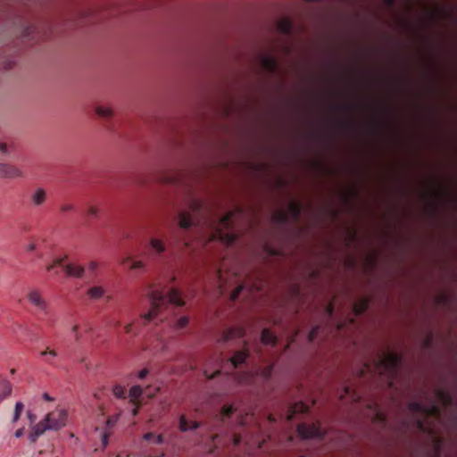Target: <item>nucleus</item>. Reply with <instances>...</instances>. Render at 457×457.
Here are the masks:
<instances>
[{
    "instance_id": "obj_1",
    "label": "nucleus",
    "mask_w": 457,
    "mask_h": 457,
    "mask_svg": "<svg viewBox=\"0 0 457 457\" xmlns=\"http://www.w3.org/2000/svg\"><path fill=\"white\" fill-rule=\"evenodd\" d=\"M435 393L438 403L433 402L427 405L419 401H412L409 403L408 407L411 411L420 415L422 418H419L416 420L418 428L421 432L427 433L434 437L435 453L432 457H440L444 440L442 437L436 436L435 428L428 421V420L434 419L437 421H441L443 411L442 406L445 408L457 409V403L454 402L452 394L446 390L437 388Z\"/></svg>"
},
{
    "instance_id": "obj_2",
    "label": "nucleus",
    "mask_w": 457,
    "mask_h": 457,
    "mask_svg": "<svg viewBox=\"0 0 457 457\" xmlns=\"http://www.w3.org/2000/svg\"><path fill=\"white\" fill-rule=\"evenodd\" d=\"M147 295L151 306L149 312L141 316L144 324L156 318L162 310L166 309L170 304L183 306L185 303L179 290L177 288H170L168 291L165 288H153Z\"/></svg>"
},
{
    "instance_id": "obj_3",
    "label": "nucleus",
    "mask_w": 457,
    "mask_h": 457,
    "mask_svg": "<svg viewBox=\"0 0 457 457\" xmlns=\"http://www.w3.org/2000/svg\"><path fill=\"white\" fill-rule=\"evenodd\" d=\"M401 362L402 357L399 354L385 352L374 358L371 363H365L361 373L362 375L365 372L378 374L387 379L392 385L398 375Z\"/></svg>"
},
{
    "instance_id": "obj_4",
    "label": "nucleus",
    "mask_w": 457,
    "mask_h": 457,
    "mask_svg": "<svg viewBox=\"0 0 457 457\" xmlns=\"http://www.w3.org/2000/svg\"><path fill=\"white\" fill-rule=\"evenodd\" d=\"M66 259L67 256L54 258L53 262L46 266V270L52 271L56 268H62L67 277L81 278L85 273V268L75 262L66 263Z\"/></svg>"
},
{
    "instance_id": "obj_5",
    "label": "nucleus",
    "mask_w": 457,
    "mask_h": 457,
    "mask_svg": "<svg viewBox=\"0 0 457 457\" xmlns=\"http://www.w3.org/2000/svg\"><path fill=\"white\" fill-rule=\"evenodd\" d=\"M203 209V203L197 199H192L189 203L188 211H181L179 212V226L182 229H188L196 225L195 215L199 213Z\"/></svg>"
},
{
    "instance_id": "obj_6",
    "label": "nucleus",
    "mask_w": 457,
    "mask_h": 457,
    "mask_svg": "<svg viewBox=\"0 0 457 457\" xmlns=\"http://www.w3.org/2000/svg\"><path fill=\"white\" fill-rule=\"evenodd\" d=\"M297 433L303 439L317 438L322 440L325 432L320 428V423H301L297 426Z\"/></svg>"
},
{
    "instance_id": "obj_7",
    "label": "nucleus",
    "mask_w": 457,
    "mask_h": 457,
    "mask_svg": "<svg viewBox=\"0 0 457 457\" xmlns=\"http://www.w3.org/2000/svg\"><path fill=\"white\" fill-rule=\"evenodd\" d=\"M67 411L63 409H57L46 416V422L50 424L51 430H58L65 426Z\"/></svg>"
},
{
    "instance_id": "obj_8",
    "label": "nucleus",
    "mask_w": 457,
    "mask_h": 457,
    "mask_svg": "<svg viewBox=\"0 0 457 457\" xmlns=\"http://www.w3.org/2000/svg\"><path fill=\"white\" fill-rule=\"evenodd\" d=\"M166 251V245L163 240L156 237L150 239L149 244L145 249L146 254L149 258L158 260Z\"/></svg>"
},
{
    "instance_id": "obj_9",
    "label": "nucleus",
    "mask_w": 457,
    "mask_h": 457,
    "mask_svg": "<svg viewBox=\"0 0 457 457\" xmlns=\"http://www.w3.org/2000/svg\"><path fill=\"white\" fill-rule=\"evenodd\" d=\"M29 302L37 307L39 311L46 313L48 303L46 299L42 296L41 293L37 290H31L28 293Z\"/></svg>"
},
{
    "instance_id": "obj_10",
    "label": "nucleus",
    "mask_w": 457,
    "mask_h": 457,
    "mask_svg": "<svg viewBox=\"0 0 457 457\" xmlns=\"http://www.w3.org/2000/svg\"><path fill=\"white\" fill-rule=\"evenodd\" d=\"M23 173L20 168L9 163H0V177L4 179H14L22 177Z\"/></svg>"
},
{
    "instance_id": "obj_11",
    "label": "nucleus",
    "mask_w": 457,
    "mask_h": 457,
    "mask_svg": "<svg viewBox=\"0 0 457 457\" xmlns=\"http://www.w3.org/2000/svg\"><path fill=\"white\" fill-rule=\"evenodd\" d=\"M46 430H51L50 424L46 422V418L34 426L29 438L31 443H35L37 438L43 435Z\"/></svg>"
},
{
    "instance_id": "obj_12",
    "label": "nucleus",
    "mask_w": 457,
    "mask_h": 457,
    "mask_svg": "<svg viewBox=\"0 0 457 457\" xmlns=\"http://www.w3.org/2000/svg\"><path fill=\"white\" fill-rule=\"evenodd\" d=\"M249 357V349L245 346L244 349L237 351L229 359L234 369L245 363Z\"/></svg>"
},
{
    "instance_id": "obj_13",
    "label": "nucleus",
    "mask_w": 457,
    "mask_h": 457,
    "mask_svg": "<svg viewBox=\"0 0 457 457\" xmlns=\"http://www.w3.org/2000/svg\"><path fill=\"white\" fill-rule=\"evenodd\" d=\"M201 423L198 421H188L185 415H181L179 420V429L180 432H187L195 430L200 428Z\"/></svg>"
},
{
    "instance_id": "obj_14",
    "label": "nucleus",
    "mask_w": 457,
    "mask_h": 457,
    "mask_svg": "<svg viewBox=\"0 0 457 457\" xmlns=\"http://www.w3.org/2000/svg\"><path fill=\"white\" fill-rule=\"evenodd\" d=\"M309 411V406L303 402L296 403L289 406L287 411V420H292L296 413H305Z\"/></svg>"
},
{
    "instance_id": "obj_15",
    "label": "nucleus",
    "mask_w": 457,
    "mask_h": 457,
    "mask_svg": "<svg viewBox=\"0 0 457 457\" xmlns=\"http://www.w3.org/2000/svg\"><path fill=\"white\" fill-rule=\"evenodd\" d=\"M87 295L89 299L96 301L104 296L105 290L101 286H94L87 289Z\"/></svg>"
},
{
    "instance_id": "obj_16",
    "label": "nucleus",
    "mask_w": 457,
    "mask_h": 457,
    "mask_svg": "<svg viewBox=\"0 0 457 457\" xmlns=\"http://www.w3.org/2000/svg\"><path fill=\"white\" fill-rule=\"evenodd\" d=\"M278 29L285 35H290L293 31V23L289 19L284 18L278 21Z\"/></svg>"
},
{
    "instance_id": "obj_17",
    "label": "nucleus",
    "mask_w": 457,
    "mask_h": 457,
    "mask_svg": "<svg viewBox=\"0 0 457 457\" xmlns=\"http://www.w3.org/2000/svg\"><path fill=\"white\" fill-rule=\"evenodd\" d=\"M12 392V386L8 380L0 376V403Z\"/></svg>"
},
{
    "instance_id": "obj_18",
    "label": "nucleus",
    "mask_w": 457,
    "mask_h": 457,
    "mask_svg": "<svg viewBox=\"0 0 457 457\" xmlns=\"http://www.w3.org/2000/svg\"><path fill=\"white\" fill-rule=\"evenodd\" d=\"M244 335H245V331L242 328H228L225 331V333L223 335V339L225 341H228L232 338L243 337Z\"/></svg>"
},
{
    "instance_id": "obj_19",
    "label": "nucleus",
    "mask_w": 457,
    "mask_h": 457,
    "mask_svg": "<svg viewBox=\"0 0 457 457\" xmlns=\"http://www.w3.org/2000/svg\"><path fill=\"white\" fill-rule=\"evenodd\" d=\"M46 199V193L44 189L38 188L31 195V201L34 205L39 206L45 203Z\"/></svg>"
},
{
    "instance_id": "obj_20",
    "label": "nucleus",
    "mask_w": 457,
    "mask_h": 457,
    "mask_svg": "<svg viewBox=\"0 0 457 457\" xmlns=\"http://www.w3.org/2000/svg\"><path fill=\"white\" fill-rule=\"evenodd\" d=\"M236 411L233 405H224L219 414L220 421L225 423Z\"/></svg>"
},
{
    "instance_id": "obj_21",
    "label": "nucleus",
    "mask_w": 457,
    "mask_h": 457,
    "mask_svg": "<svg viewBox=\"0 0 457 457\" xmlns=\"http://www.w3.org/2000/svg\"><path fill=\"white\" fill-rule=\"evenodd\" d=\"M143 394V389L140 386H133L130 389H129V397H130V403L132 404H136L137 403H140L139 401V398L140 396L142 395Z\"/></svg>"
},
{
    "instance_id": "obj_22",
    "label": "nucleus",
    "mask_w": 457,
    "mask_h": 457,
    "mask_svg": "<svg viewBox=\"0 0 457 457\" xmlns=\"http://www.w3.org/2000/svg\"><path fill=\"white\" fill-rule=\"evenodd\" d=\"M261 340L264 345H276L277 338L269 328L262 331Z\"/></svg>"
},
{
    "instance_id": "obj_23",
    "label": "nucleus",
    "mask_w": 457,
    "mask_h": 457,
    "mask_svg": "<svg viewBox=\"0 0 457 457\" xmlns=\"http://www.w3.org/2000/svg\"><path fill=\"white\" fill-rule=\"evenodd\" d=\"M262 65L268 71L274 72L277 70L278 63L272 57L264 56L262 59Z\"/></svg>"
},
{
    "instance_id": "obj_24",
    "label": "nucleus",
    "mask_w": 457,
    "mask_h": 457,
    "mask_svg": "<svg viewBox=\"0 0 457 457\" xmlns=\"http://www.w3.org/2000/svg\"><path fill=\"white\" fill-rule=\"evenodd\" d=\"M233 216L234 212H229L227 214L223 215L220 220V226L223 228H229L233 226Z\"/></svg>"
},
{
    "instance_id": "obj_25",
    "label": "nucleus",
    "mask_w": 457,
    "mask_h": 457,
    "mask_svg": "<svg viewBox=\"0 0 457 457\" xmlns=\"http://www.w3.org/2000/svg\"><path fill=\"white\" fill-rule=\"evenodd\" d=\"M96 114L104 119H108L112 116V110L107 106L98 105L96 107Z\"/></svg>"
},
{
    "instance_id": "obj_26",
    "label": "nucleus",
    "mask_w": 457,
    "mask_h": 457,
    "mask_svg": "<svg viewBox=\"0 0 457 457\" xmlns=\"http://www.w3.org/2000/svg\"><path fill=\"white\" fill-rule=\"evenodd\" d=\"M301 205L297 203H291L289 205V210L292 212L293 216L295 219H298L301 213Z\"/></svg>"
},
{
    "instance_id": "obj_27",
    "label": "nucleus",
    "mask_w": 457,
    "mask_h": 457,
    "mask_svg": "<svg viewBox=\"0 0 457 457\" xmlns=\"http://www.w3.org/2000/svg\"><path fill=\"white\" fill-rule=\"evenodd\" d=\"M112 393L117 398H125V391L123 386H121L120 385H115L112 387Z\"/></svg>"
},
{
    "instance_id": "obj_28",
    "label": "nucleus",
    "mask_w": 457,
    "mask_h": 457,
    "mask_svg": "<svg viewBox=\"0 0 457 457\" xmlns=\"http://www.w3.org/2000/svg\"><path fill=\"white\" fill-rule=\"evenodd\" d=\"M23 408H24V405L22 403H21V402L16 403L15 409H14L13 420H12L13 422H16L20 419L21 411H23Z\"/></svg>"
},
{
    "instance_id": "obj_29",
    "label": "nucleus",
    "mask_w": 457,
    "mask_h": 457,
    "mask_svg": "<svg viewBox=\"0 0 457 457\" xmlns=\"http://www.w3.org/2000/svg\"><path fill=\"white\" fill-rule=\"evenodd\" d=\"M188 324V318L187 316H182L179 319H178L175 328L177 329H181L187 327Z\"/></svg>"
},
{
    "instance_id": "obj_30",
    "label": "nucleus",
    "mask_w": 457,
    "mask_h": 457,
    "mask_svg": "<svg viewBox=\"0 0 457 457\" xmlns=\"http://www.w3.org/2000/svg\"><path fill=\"white\" fill-rule=\"evenodd\" d=\"M244 289H245V286H244V285H239L237 287H236V288L232 291V293H231V295H230V298H231V300H232V301H236V300L239 297V295H240L241 292H242Z\"/></svg>"
},
{
    "instance_id": "obj_31",
    "label": "nucleus",
    "mask_w": 457,
    "mask_h": 457,
    "mask_svg": "<svg viewBox=\"0 0 457 457\" xmlns=\"http://www.w3.org/2000/svg\"><path fill=\"white\" fill-rule=\"evenodd\" d=\"M368 307V303L366 301H361V303L360 304H356L354 306V312H356V314H361L362 312H364L366 311Z\"/></svg>"
},
{
    "instance_id": "obj_32",
    "label": "nucleus",
    "mask_w": 457,
    "mask_h": 457,
    "mask_svg": "<svg viewBox=\"0 0 457 457\" xmlns=\"http://www.w3.org/2000/svg\"><path fill=\"white\" fill-rule=\"evenodd\" d=\"M319 330H320L319 326H315L311 329V331L309 332V335H308L309 341L312 342L316 338V337L319 333Z\"/></svg>"
},
{
    "instance_id": "obj_33",
    "label": "nucleus",
    "mask_w": 457,
    "mask_h": 457,
    "mask_svg": "<svg viewBox=\"0 0 457 457\" xmlns=\"http://www.w3.org/2000/svg\"><path fill=\"white\" fill-rule=\"evenodd\" d=\"M276 218L282 223H287L288 221V215L283 212H278L276 214Z\"/></svg>"
},
{
    "instance_id": "obj_34",
    "label": "nucleus",
    "mask_w": 457,
    "mask_h": 457,
    "mask_svg": "<svg viewBox=\"0 0 457 457\" xmlns=\"http://www.w3.org/2000/svg\"><path fill=\"white\" fill-rule=\"evenodd\" d=\"M46 355H51L53 357H55V356H57V353H56V351L50 350V349H46V350L41 352V356H46Z\"/></svg>"
},
{
    "instance_id": "obj_35",
    "label": "nucleus",
    "mask_w": 457,
    "mask_h": 457,
    "mask_svg": "<svg viewBox=\"0 0 457 457\" xmlns=\"http://www.w3.org/2000/svg\"><path fill=\"white\" fill-rule=\"evenodd\" d=\"M87 214L96 217L98 214V209L94 206H89L87 209Z\"/></svg>"
},
{
    "instance_id": "obj_36",
    "label": "nucleus",
    "mask_w": 457,
    "mask_h": 457,
    "mask_svg": "<svg viewBox=\"0 0 457 457\" xmlns=\"http://www.w3.org/2000/svg\"><path fill=\"white\" fill-rule=\"evenodd\" d=\"M142 267H143V262H140V261H133V262H131L130 269L136 270V269H140Z\"/></svg>"
},
{
    "instance_id": "obj_37",
    "label": "nucleus",
    "mask_w": 457,
    "mask_h": 457,
    "mask_svg": "<svg viewBox=\"0 0 457 457\" xmlns=\"http://www.w3.org/2000/svg\"><path fill=\"white\" fill-rule=\"evenodd\" d=\"M73 205L71 204H64L61 206V211L62 212H70V211H72L73 210Z\"/></svg>"
},
{
    "instance_id": "obj_38",
    "label": "nucleus",
    "mask_w": 457,
    "mask_h": 457,
    "mask_svg": "<svg viewBox=\"0 0 457 457\" xmlns=\"http://www.w3.org/2000/svg\"><path fill=\"white\" fill-rule=\"evenodd\" d=\"M241 443V436L238 435V434H234L233 435V444L234 445L237 446L239 445Z\"/></svg>"
},
{
    "instance_id": "obj_39",
    "label": "nucleus",
    "mask_w": 457,
    "mask_h": 457,
    "mask_svg": "<svg viewBox=\"0 0 457 457\" xmlns=\"http://www.w3.org/2000/svg\"><path fill=\"white\" fill-rule=\"evenodd\" d=\"M147 374H148V370L143 369L142 370H140L138 372L137 377H138V378L143 379L147 376Z\"/></svg>"
},
{
    "instance_id": "obj_40",
    "label": "nucleus",
    "mask_w": 457,
    "mask_h": 457,
    "mask_svg": "<svg viewBox=\"0 0 457 457\" xmlns=\"http://www.w3.org/2000/svg\"><path fill=\"white\" fill-rule=\"evenodd\" d=\"M78 330H79V326H78V325H74V326L72 327V331L75 333V340H76L77 342H79V339H80V336H79V334L78 333Z\"/></svg>"
},
{
    "instance_id": "obj_41",
    "label": "nucleus",
    "mask_w": 457,
    "mask_h": 457,
    "mask_svg": "<svg viewBox=\"0 0 457 457\" xmlns=\"http://www.w3.org/2000/svg\"><path fill=\"white\" fill-rule=\"evenodd\" d=\"M154 440H155V443H156L157 445H162V444L164 442V437H163V436L161 434V435L155 436H154Z\"/></svg>"
},
{
    "instance_id": "obj_42",
    "label": "nucleus",
    "mask_w": 457,
    "mask_h": 457,
    "mask_svg": "<svg viewBox=\"0 0 457 457\" xmlns=\"http://www.w3.org/2000/svg\"><path fill=\"white\" fill-rule=\"evenodd\" d=\"M96 268H97V264L95 262H90V263L88 264V267H87V269L92 272H94L96 270Z\"/></svg>"
},
{
    "instance_id": "obj_43",
    "label": "nucleus",
    "mask_w": 457,
    "mask_h": 457,
    "mask_svg": "<svg viewBox=\"0 0 457 457\" xmlns=\"http://www.w3.org/2000/svg\"><path fill=\"white\" fill-rule=\"evenodd\" d=\"M134 405H135V408L132 410V415L133 416H137V413H138V410H139V407H140L141 403H136Z\"/></svg>"
},
{
    "instance_id": "obj_44",
    "label": "nucleus",
    "mask_w": 457,
    "mask_h": 457,
    "mask_svg": "<svg viewBox=\"0 0 457 457\" xmlns=\"http://www.w3.org/2000/svg\"><path fill=\"white\" fill-rule=\"evenodd\" d=\"M23 434H24V428H19V429L16 430L15 436L17 438H19V437L22 436Z\"/></svg>"
},
{
    "instance_id": "obj_45",
    "label": "nucleus",
    "mask_w": 457,
    "mask_h": 457,
    "mask_svg": "<svg viewBox=\"0 0 457 457\" xmlns=\"http://www.w3.org/2000/svg\"><path fill=\"white\" fill-rule=\"evenodd\" d=\"M155 435L153 433V432H149V433H146L145 436H144V439L145 440H150L152 438H154Z\"/></svg>"
},
{
    "instance_id": "obj_46",
    "label": "nucleus",
    "mask_w": 457,
    "mask_h": 457,
    "mask_svg": "<svg viewBox=\"0 0 457 457\" xmlns=\"http://www.w3.org/2000/svg\"><path fill=\"white\" fill-rule=\"evenodd\" d=\"M333 312H334V307L332 304H329L328 307H327V312L329 316H332L333 315Z\"/></svg>"
},
{
    "instance_id": "obj_47",
    "label": "nucleus",
    "mask_w": 457,
    "mask_h": 457,
    "mask_svg": "<svg viewBox=\"0 0 457 457\" xmlns=\"http://www.w3.org/2000/svg\"><path fill=\"white\" fill-rule=\"evenodd\" d=\"M451 417V421L453 423V424H456L457 423V414L453 412L451 413L450 415Z\"/></svg>"
},
{
    "instance_id": "obj_48",
    "label": "nucleus",
    "mask_w": 457,
    "mask_h": 457,
    "mask_svg": "<svg viewBox=\"0 0 457 457\" xmlns=\"http://www.w3.org/2000/svg\"><path fill=\"white\" fill-rule=\"evenodd\" d=\"M7 145L5 143H0V152L6 153Z\"/></svg>"
},
{
    "instance_id": "obj_49",
    "label": "nucleus",
    "mask_w": 457,
    "mask_h": 457,
    "mask_svg": "<svg viewBox=\"0 0 457 457\" xmlns=\"http://www.w3.org/2000/svg\"><path fill=\"white\" fill-rule=\"evenodd\" d=\"M131 331H132V324L126 325L125 326V332L129 334V333H131Z\"/></svg>"
},
{
    "instance_id": "obj_50",
    "label": "nucleus",
    "mask_w": 457,
    "mask_h": 457,
    "mask_svg": "<svg viewBox=\"0 0 457 457\" xmlns=\"http://www.w3.org/2000/svg\"><path fill=\"white\" fill-rule=\"evenodd\" d=\"M36 249V245L34 244H29L28 246H27V251L29 252H32Z\"/></svg>"
},
{
    "instance_id": "obj_51",
    "label": "nucleus",
    "mask_w": 457,
    "mask_h": 457,
    "mask_svg": "<svg viewBox=\"0 0 457 457\" xmlns=\"http://www.w3.org/2000/svg\"><path fill=\"white\" fill-rule=\"evenodd\" d=\"M384 2L389 6V7H392L395 3V0H384Z\"/></svg>"
},
{
    "instance_id": "obj_52",
    "label": "nucleus",
    "mask_w": 457,
    "mask_h": 457,
    "mask_svg": "<svg viewBox=\"0 0 457 457\" xmlns=\"http://www.w3.org/2000/svg\"><path fill=\"white\" fill-rule=\"evenodd\" d=\"M102 441H103L104 446H105L108 444V436L107 435H104V436L102 438Z\"/></svg>"
},
{
    "instance_id": "obj_53",
    "label": "nucleus",
    "mask_w": 457,
    "mask_h": 457,
    "mask_svg": "<svg viewBox=\"0 0 457 457\" xmlns=\"http://www.w3.org/2000/svg\"><path fill=\"white\" fill-rule=\"evenodd\" d=\"M43 398H44L45 400H46V401H51V400H52V398L50 397V395H49L47 393H45V394L43 395Z\"/></svg>"
},
{
    "instance_id": "obj_54",
    "label": "nucleus",
    "mask_w": 457,
    "mask_h": 457,
    "mask_svg": "<svg viewBox=\"0 0 457 457\" xmlns=\"http://www.w3.org/2000/svg\"><path fill=\"white\" fill-rule=\"evenodd\" d=\"M29 420H30V421H31V422H34V420H35V416H34L32 413L29 412Z\"/></svg>"
},
{
    "instance_id": "obj_55",
    "label": "nucleus",
    "mask_w": 457,
    "mask_h": 457,
    "mask_svg": "<svg viewBox=\"0 0 457 457\" xmlns=\"http://www.w3.org/2000/svg\"><path fill=\"white\" fill-rule=\"evenodd\" d=\"M80 362H81V363H83V364H85V366H86V368H87V369H89V367H88L87 363L86 362V358H82V359L80 360Z\"/></svg>"
},
{
    "instance_id": "obj_56",
    "label": "nucleus",
    "mask_w": 457,
    "mask_h": 457,
    "mask_svg": "<svg viewBox=\"0 0 457 457\" xmlns=\"http://www.w3.org/2000/svg\"><path fill=\"white\" fill-rule=\"evenodd\" d=\"M218 373H220V371H217L216 373H214V374H213V375H212V376H206V377H207L208 378H213L216 376V374H218ZM205 375H207V374L205 373Z\"/></svg>"
},
{
    "instance_id": "obj_57",
    "label": "nucleus",
    "mask_w": 457,
    "mask_h": 457,
    "mask_svg": "<svg viewBox=\"0 0 457 457\" xmlns=\"http://www.w3.org/2000/svg\"><path fill=\"white\" fill-rule=\"evenodd\" d=\"M228 240H229L230 242H232V241L234 240V237H233V236H228Z\"/></svg>"
},
{
    "instance_id": "obj_58",
    "label": "nucleus",
    "mask_w": 457,
    "mask_h": 457,
    "mask_svg": "<svg viewBox=\"0 0 457 457\" xmlns=\"http://www.w3.org/2000/svg\"><path fill=\"white\" fill-rule=\"evenodd\" d=\"M377 416H378V419H379V420H383V418H382V414L378 413V414H377Z\"/></svg>"
},
{
    "instance_id": "obj_59",
    "label": "nucleus",
    "mask_w": 457,
    "mask_h": 457,
    "mask_svg": "<svg viewBox=\"0 0 457 457\" xmlns=\"http://www.w3.org/2000/svg\"><path fill=\"white\" fill-rule=\"evenodd\" d=\"M270 373V369H268V370H266V374H267V376H268Z\"/></svg>"
},
{
    "instance_id": "obj_60",
    "label": "nucleus",
    "mask_w": 457,
    "mask_h": 457,
    "mask_svg": "<svg viewBox=\"0 0 457 457\" xmlns=\"http://www.w3.org/2000/svg\"><path fill=\"white\" fill-rule=\"evenodd\" d=\"M91 330H92L91 327H87V331H91Z\"/></svg>"
},
{
    "instance_id": "obj_61",
    "label": "nucleus",
    "mask_w": 457,
    "mask_h": 457,
    "mask_svg": "<svg viewBox=\"0 0 457 457\" xmlns=\"http://www.w3.org/2000/svg\"><path fill=\"white\" fill-rule=\"evenodd\" d=\"M117 327L120 326V321H117L116 324H115Z\"/></svg>"
},
{
    "instance_id": "obj_62",
    "label": "nucleus",
    "mask_w": 457,
    "mask_h": 457,
    "mask_svg": "<svg viewBox=\"0 0 457 457\" xmlns=\"http://www.w3.org/2000/svg\"><path fill=\"white\" fill-rule=\"evenodd\" d=\"M23 330H24L26 333H28V334H29V329H28V328H23Z\"/></svg>"
},
{
    "instance_id": "obj_63",
    "label": "nucleus",
    "mask_w": 457,
    "mask_h": 457,
    "mask_svg": "<svg viewBox=\"0 0 457 457\" xmlns=\"http://www.w3.org/2000/svg\"><path fill=\"white\" fill-rule=\"evenodd\" d=\"M183 244H184L185 246L188 245V244L187 242H184Z\"/></svg>"
},
{
    "instance_id": "obj_64",
    "label": "nucleus",
    "mask_w": 457,
    "mask_h": 457,
    "mask_svg": "<svg viewBox=\"0 0 457 457\" xmlns=\"http://www.w3.org/2000/svg\"><path fill=\"white\" fill-rule=\"evenodd\" d=\"M110 299H111V296H107L106 300L110 301Z\"/></svg>"
}]
</instances>
